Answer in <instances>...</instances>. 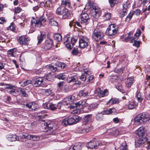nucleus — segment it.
Here are the masks:
<instances>
[{
	"mask_svg": "<svg viewBox=\"0 0 150 150\" xmlns=\"http://www.w3.org/2000/svg\"><path fill=\"white\" fill-rule=\"evenodd\" d=\"M98 95L99 97H103L107 96L108 94V91L107 89H101L100 88L97 89Z\"/></svg>",
	"mask_w": 150,
	"mask_h": 150,
	"instance_id": "17",
	"label": "nucleus"
},
{
	"mask_svg": "<svg viewBox=\"0 0 150 150\" xmlns=\"http://www.w3.org/2000/svg\"><path fill=\"white\" fill-rule=\"evenodd\" d=\"M81 146L80 144H76L74 146H71L69 150H81Z\"/></svg>",
	"mask_w": 150,
	"mask_h": 150,
	"instance_id": "31",
	"label": "nucleus"
},
{
	"mask_svg": "<svg viewBox=\"0 0 150 150\" xmlns=\"http://www.w3.org/2000/svg\"><path fill=\"white\" fill-rule=\"evenodd\" d=\"M76 131L77 133L83 134L88 132L89 130L83 127H80L77 128L76 129Z\"/></svg>",
	"mask_w": 150,
	"mask_h": 150,
	"instance_id": "26",
	"label": "nucleus"
},
{
	"mask_svg": "<svg viewBox=\"0 0 150 150\" xmlns=\"http://www.w3.org/2000/svg\"><path fill=\"white\" fill-rule=\"evenodd\" d=\"M133 35V32L132 31L130 32L123 36L124 41L126 42L130 41L131 43H133V40L135 38Z\"/></svg>",
	"mask_w": 150,
	"mask_h": 150,
	"instance_id": "13",
	"label": "nucleus"
},
{
	"mask_svg": "<svg viewBox=\"0 0 150 150\" xmlns=\"http://www.w3.org/2000/svg\"><path fill=\"white\" fill-rule=\"evenodd\" d=\"M40 139V137L36 136L35 135L30 134V139L34 141H38Z\"/></svg>",
	"mask_w": 150,
	"mask_h": 150,
	"instance_id": "39",
	"label": "nucleus"
},
{
	"mask_svg": "<svg viewBox=\"0 0 150 150\" xmlns=\"http://www.w3.org/2000/svg\"><path fill=\"white\" fill-rule=\"evenodd\" d=\"M54 39L57 42H60L62 40V37L59 34H55L54 35Z\"/></svg>",
	"mask_w": 150,
	"mask_h": 150,
	"instance_id": "35",
	"label": "nucleus"
},
{
	"mask_svg": "<svg viewBox=\"0 0 150 150\" xmlns=\"http://www.w3.org/2000/svg\"><path fill=\"white\" fill-rule=\"evenodd\" d=\"M49 68L51 71L53 72L57 70V67H54L52 65H50L49 66Z\"/></svg>",
	"mask_w": 150,
	"mask_h": 150,
	"instance_id": "59",
	"label": "nucleus"
},
{
	"mask_svg": "<svg viewBox=\"0 0 150 150\" xmlns=\"http://www.w3.org/2000/svg\"><path fill=\"white\" fill-rule=\"evenodd\" d=\"M91 115H88L83 118V124L86 125L88 123L91 117Z\"/></svg>",
	"mask_w": 150,
	"mask_h": 150,
	"instance_id": "32",
	"label": "nucleus"
},
{
	"mask_svg": "<svg viewBox=\"0 0 150 150\" xmlns=\"http://www.w3.org/2000/svg\"><path fill=\"white\" fill-rule=\"evenodd\" d=\"M19 94L21 96L27 97L28 96V91L27 89L25 88H19Z\"/></svg>",
	"mask_w": 150,
	"mask_h": 150,
	"instance_id": "22",
	"label": "nucleus"
},
{
	"mask_svg": "<svg viewBox=\"0 0 150 150\" xmlns=\"http://www.w3.org/2000/svg\"><path fill=\"white\" fill-rule=\"evenodd\" d=\"M93 16L95 18H98L100 15V10L95 6H93Z\"/></svg>",
	"mask_w": 150,
	"mask_h": 150,
	"instance_id": "20",
	"label": "nucleus"
},
{
	"mask_svg": "<svg viewBox=\"0 0 150 150\" xmlns=\"http://www.w3.org/2000/svg\"><path fill=\"white\" fill-rule=\"evenodd\" d=\"M119 100L118 99L115 98H112L107 103L110 104H117L119 103Z\"/></svg>",
	"mask_w": 150,
	"mask_h": 150,
	"instance_id": "29",
	"label": "nucleus"
},
{
	"mask_svg": "<svg viewBox=\"0 0 150 150\" xmlns=\"http://www.w3.org/2000/svg\"><path fill=\"white\" fill-rule=\"evenodd\" d=\"M88 94V92H85L83 90L80 91L79 93V95L81 97H84L87 96Z\"/></svg>",
	"mask_w": 150,
	"mask_h": 150,
	"instance_id": "43",
	"label": "nucleus"
},
{
	"mask_svg": "<svg viewBox=\"0 0 150 150\" xmlns=\"http://www.w3.org/2000/svg\"><path fill=\"white\" fill-rule=\"evenodd\" d=\"M118 27L115 24L110 25L106 30V33L108 35L112 36L116 34L118 32Z\"/></svg>",
	"mask_w": 150,
	"mask_h": 150,
	"instance_id": "6",
	"label": "nucleus"
},
{
	"mask_svg": "<svg viewBox=\"0 0 150 150\" xmlns=\"http://www.w3.org/2000/svg\"><path fill=\"white\" fill-rule=\"evenodd\" d=\"M136 97L139 102H141L142 101L143 98L142 97L141 94V93L139 92L137 93L136 94Z\"/></svg>",
	"mask_w": 150,
	"mask_h": 150,
	"instance_id": "51",
	"label": "nucleus"
},
{
	"mask_svg": "<svg viewBox=\"0 0 150 150\" xmlns=\"http://www.w3.org/2000/svg\"><path fill=\"white\" fill-rule=\"evenodd\" d=\"M103 114L102 113V112L101 113H97L96 116V120L98 121H100L103 120Z\"/></svg>",
	"mask_w": 150,
	"mask_h": 150,
	"instance_id": "36",
	"label": "nucleus"
},
{
	"mask_svg": "<svg viewBox=\"0 0 150 150\" xmlns=\"http://www.w3.org/2000/svg\"><path fill=\"white\" fill-rule=\"evenodd\" d=\"M90 105L91 110H93L97 108L98 104L96 103H92Z\"/></svg>",
	"mask_w": 150,
	"mask_h": 150,
	"instance_id": "63",
	"label": "nucleus"
},
{
	"mask_svg": "<svg viewBox=\"0 0 150 150\" xmlns=\"http://www.w3.org/2000/svg\"><path fill=\"white\" fill-rule=\"evenodd\" d=\"M79 52L77 49L74 48L72 51V53L74 55H77Z\"/></svg>",
	"mask_w": 150,
	"mask_h": 150,
	"instance_id": "58",
	"label": "nucleus"
},
{
	"mask_svg": "<svg viewBox=\"0 0 150 150\" xmlns=\"http://www.w3.org/2000/svg\"><path fill=\"white\" fill-rule=\"evenodd\" d=\"M30 135L28 133H23L21 137L22 138H26L28 139H30Z\"/></svg>",
	"mask_w": 150,
	"mask_h": 150,
	"instance_id": "52",
	"label": "nucleus"
},
{
	"mask_svg": "<svg viewBox=\"0 0 150 150\" xmlns=\"http://www.w3.org/2000/svg\"><path fill=\"white\" fill-rule=\"evenodd\" d=\"M77 40L76 37L71 38L69 35H67L64 37L62 41L67 48L71 49L73 47L74 43L76 42Z\"/></svg>",
	"mask_w": 150,
	"mask_h": 150,
	"instance_id": "1",
	"label": "nucleus"
},
{
	"mask_svg": "<svg viewBox=\"0 0 150 150\" xmlns=\"http://www.w3.org/2000/svg\"><path fill=\"white\" fill-rule=\"evenodd\" d=\"M56 77L59 79L64 80L66 79L67 75L65 73L60 74L57 75Z\"/></svg>",
	"mask_w": 150,
	"mask_h": 150,
	"instance_id": "38",
	"label": "nucleus"
},
{
	"mask_svg": "<svg viewBox=\"0 0 150 150\" xmlns=\"http://www.w3.org/2000/svg\"><path fill=\"white\" fill-rule=\"evenodd\" d=\"M85 104V102L84 101L80 100L77 103H74L73 105H70V108H76V109L74 110V113L79 114L80 113V110L83 108Z\"/></svg>",
	"mask_w": 150,
	"mask_h": 150,
	"instance_id": "5",
	"label": "nucleus"
},
{
	"mask_svg": "<svg viewBox=\"0 0 150 150\" xmlns=\"http://www.w3.org/2000/svg\"><path fill=\"white\" fill-rule=\"evenodd\" d=\"M19 43L21 45H26L28 42V39L25 36L20 37L18 40Z\"/></svg>",
	"mask_w": 150,
	"mask_h": 150,
	"instance_id": "21",
	"label": "nucleus"
},
{
	"mask_svg": "<svg viewBox=\"0 0 150 150\" xmlns=\"http://www.w3.org/2000/svg\"><path fill=\"white\" fill-rule=\"evenodd\" d=\"M89 40L85 37L81 36L79 39V46L82 48L87 47L88 45Z\"/></svg>",
	"mask_w": 150,
	"mask_h": 150,
	"instance_id": "8",
	"label": "nucleus"
},
{
	"mask_svg": "<svg viewBox=\"0 0 150 150\" xmlns=\"http://www.w3.org/2000/svg\"><path fill=\"white\" fill-rule=\"evenodd\" d=\"M17 136L15 134H9L6 136L8 140L10 142L15 141L17 140Z\"/></svg>",
	"mask_w": 150,
	"mask_h": 150,
	"instance_id": "25",
	"label": "nucleus"
},
{
	"mask_svg": "<svg viewBox=\"0 0 150 150\" xmlns=\"http://www.w3.org/2000/svg\"><path fill=\"white\" fill-rule=\"evenodd\" d=\"M83 110L84 111H85L86 112H89L91 110V109L90 107V105L84 107L83 108Z\"/></svg>",
	"mask_w": 150,
	"mask_h": 150,
	"instance_id": "56",
	"label": "nucleus"
},
{
	"mask_svg": "<svg viewBox=\"0 0 150 150\" xmlns=\"http://www.w3.org/2000/svg\"><path fill=\"white\" fill-rule=\"evenodd\" d=\"M76 99L75 96L74 95H71L69 96L68 98L69 100H70L72 102L75 100Z\"/></svg>",
	"mask_w": 150,
	"mask_h": 150,
	"instance_id": "64",
	"label": "nucleus"
},
{
	"mask_svg": "<svg viewBox=\"0 0 150 150\" xmlns=\"http://www.w3.org/2000/svg\"><path fill=\"white\" fill-rule=\"evenodd\" d=\"M111 14L108 12H105L102 17L104 21H108L111 18Z\"/></svg>",
	"mask_w": 150,
	"mask_h": 150,
	"instance_id": "27",
	"label": "nucleus"
},
{
	"mask_svg": "<svg viewBox=\"0 0 150 150\" xmlns=\"http://www.w3.org/2000/svg\"><path fill=\"white\" fill-rule=\"evenodd\" d=\"M61 4L64 6L69 8L70 6L71 3L69 0H62Z\"/></svg>",
	"mask_w": 150,
	"mask_h": 150,
	"instance_id": "34",
	"label": "nucleus"
},
{
	"mask_svg": "<svg viewBox=\"0 0 150 150\" xmlns=\"http://www.w3.org/2000/svg\"><path fill=\"white\" fill-rule=\"evenodd\" d=\"M137 105V104L135 102H129L128 105V108L129 109H132L135 108Z\"/></svg>",
	"mask_w": 150,
	"mask_h": 150,
	"instance_id": "30",
	"label": "nucleus"
},
{
	"mask_svg": "<svg viewBox=\"0 0 150 150\" xmlns=\"http://www.w3.org/2000/svg\"><path fill=\"white\" fill-rule=\"evenodd\" d=\"M81 117L77 115L70 116L68 118L64 119L62 124L64 126L76 124L81 120Z\"/></svg>",
	"mask_w": 150,
	"mask_h": 150,
	"instance_id": "2",
	"label": "nucleus"
},
{
	"mask_svg": "<svg viewBox=\"0 0 150 150\" xmlns=\"http://www.w3.org/2000/svg\"><path fill=\"white\" fill-rule=\"evenodd\" d=\"M101 143L98 141H92L88 143L86 146L88 149H97L100 146L102 145Z\"/></svg>",
	"mask_w": 150,
	"mask_h": 150,
	"instance_id": "9",
	"label": "nucleus"
},
{
	"mask_svg": "<svg viewBox=\"0 0 150 150\" xmlns=\"http://www.w3.org/2000/svg\"><path fill=\"white\" fill-rule=\"evenodd\" d=\"M62 11V10L61 9V8L59 7L57 9L56 13L59 15H61Z\"/></svg>",
	"mask_w": 150,
	"mask_h": 150,
	"instance_id": "62",
	"label": "nucleus"
},
{
	"mask_svg": "<svg viewBox=\"0 0 150 150\" xmlns=\"http://www.w3.org/2000/svg\"><path fill=\"white\" fill-rule=\"evenodd\" d=\"M44 125L46 129H47V131L49 130L51 131H53L56 130L57 128V125L55 123L53 122L50 123V122H44Z\"/></svg>",
	"mask_w": 150,
	"mask_h": 150,
	"instance_id": "12",
	"label": "nucleus"
},
{
	"mask_svg": "<svg viewBox=\"0 0 150 150\" xmlns=\"http://www.w3.org/2000/svg\"><path fill=\"white\" fill-rule=\"evenodd\" d=\"M33 19L31 21V25L32 28L35 27H40L42 26L43 23H44L46 21L45 18L43 16L40 17L39 19H35L33 17Z\"/></svg>",
	"mask_w": 150,
	"mask_h": 150,
	"instance_id": "4",
	"label": "nucleus"
},
{
	"mask_svg": "<svg viewBox=\"0 0 150 150\" xmlns=\"http://www.w3.org/2000/svg\"><path fill=\"white\" fill-rule=\"evenodd\" d=\"M103 37V33L98 29H95L92 34L93 39L96 41L101 40Z\"/></svg>",
	"mask_w": 150,
	"mask_h": 150,
	"instance_id": "7",
	"label": "nucleus"
},
{
	"mask_svg": "<svg viewBox=\"0 0 150 150\" xmlns=\"http://www.w3.org/2000/svg\"><path fill=\"white\" fill-rule=\"evenodd\" d=\"M137 40V38H135L133 40L134 43L133 45L134 46H135L137 47H139L140 44V42L139 41H137L136 40Z\"/></svg>",
	"mask_w": 150,
	"mask_h": 150,
	"instance_id": "49",
	"label": "nucleus"
},
{
	"mask_svg": "<svg viewBox=\"0 0 150 150\" xmlns=\"http://www.w3.org/2000/svg\"><path fill=\"white\" fill-rule=\"evenodd\" d=\"M116 112V111L115 109L114 108H112L102 111V113L103 115L113 114H114Z\"/></svg>",
	"mask_w": 150,
	"mask_h": 150,
	"instance_id": "24",
	"label": "nucleus"
},
{
	"mask_svg": "<svg viewBox=\"0 0 150 150\" xmlns=\"http://www.w3.org/2000/svg\"><path fill=\"white\" fill-rule=\"evenodd\" d=\"M127 11H125V10H122V11L120 12L119 14L120 17L121 18H122L124 17L125 16L127 15Z\"/></svg>",
	"mask_w": 150,
	"mask_h": 150,
	"instance_id": "55",
	"label": "nucleus"
},
{
	"mask_svg": "<svg viewBox=\"0 0 150 150\" xmlns=\"http://www.w3.org/2000/svg\"><path fill=\"white\" fill-rule=\"evenodd\" d=\"M107 132L109 135H117L120 134L119 130L115 128H113L108 129Z\"/></svg>",
	"mask_w": 150,
	"mask_h": 150,
	"instance_id": "19",
	"label": "nucleus"
},
{
	"mask_svg": "<svg viewBox=\"0 0 150 150\" xmlns=\"http://www.w3.org/2000/svg\"><path fill=\"white\" fill-rule=\"evenodd\" d=\"M61 15L62 16V18L63 19H67L71 17L70 11L67 8H64L62 9Z\"/></svg>",
	"mask_w": 150,
	"mask_h": 150,
	"instance_id": "16",
	"label": "nucleus"
},
{
	"mask_svg": "<svg viewBox=\"0 0 150 150\" xmlns=\"http://www.w3.org/2000/svg\"><path fill=\"white\" fill-rule=\"evenodd\" d=\"M52 93V91L51 89H45V93L46 95V96H49Z\"/></svg>",
	"mask_w": 150,
	"mask_h": 150,
	"instance_id": "57",
	"label": "nucleus"
},
{
	"mask_svg": "<svg viewBox=\"0 0 150 150\" xmlns=\"http://www.w3.org/2000/svg\"><path fill=\"white\" fill-rule=\"evenodd\" d=\"M44 79L42 77H39L36 79L34 81V84L36 87L41 86L43 84Z\"/></svg>",
	"mask_w": 150,
	"mask_h": 150,
	"instance_id": "18",
	"label": "nucleus"
},
{
	"mask_svg": "<svg viewBox=\"0 0 150 150\" xmlns=\"http://www.w3.org/2000/svg\"><path fill=\"white\" fill-rule=\"evenodd\" d=\"M52 17L51 18H50V16H49L48 20L49 24L52 26H57L58 25V23L54 20Z\"/></svg>",
	"mask_w": 150,
	"mask_h": 150,
	"instance_id": "28",
	"label": "nucleus"
},
{
	"mask_svg": "<svg viewBox=\"0 0 150 150\" xmlns=\"http://www.w3.org/2000/svg\"><path fill=\"white\" fill-rule=\"evenodd\" d=\"M45 36V34L42 33H41L40 35L38 36V43H40L42 42Z\"/></svg>",
	"mask_w": 150,
	"mask_h": 150,
	"instance_id": "40",
	"label": "nucleus"
},
{
	"mask_svg": "<svg viewBox=\"0 0 150 150\" xmlns=\"http://www.w3.org/2000/svg\"><path fill=\"white\" fill-rule=\"evenodd\" d=\"M141 34V31L140 29H138L134 35L133 36L134 38H137H137Z\"/></svg>",
	"mask_w": 150,
	"mask_h": 150,
	"instance_id": "60",
	"label": "nucleus"
},
{
	"mask_svg": "<svg viewBox=\"0 0 150 150\" xmlns=\"http://www.w3.org/2000/svg\"><path fill=\"white\" fill-rule=\"evenodd\" d=\"M46 78L47 80L50 81H52L53 80V78L52 75L50 73H48L47 75Z\"/></svg>",
	"mask_w": 150,
	"mask_h": 150,
	"instance_id": "53",
	"label": "nucleus"
},
{
	"mask_svg": "<svg viewBox=\"0 0 150 150\" xmlns=\"http://www.w3.org/2000/svg\"><path fill=\"white\" fill-rule=\"evenodd\" d=\"M110 4L111 7L116 5L118 2V0H108Z\"/></svg>",
	"mask_w": 150,
	"mask_h": 150,
	"instance_id": "42",
	"label": "nucleus"
},
{
	"mask_svg": "<svg viewBox=\"0 0 150 150\" xmlns=\"http://www.w3.org/2000/svg\"><path fill=\"white\" fill-rule=\"evenodd\" d=\"M87 75V74H83L81 76H79V79L81 81H85L86 79Z\"/></svg>",
	"mask_w": 150,
	"mask_h": 150,
	"instance_id": "48",
	"label": "nucleus"
},
{
	"mask_svg": "<svg viewBox=\"0 0 150 150\" xmlns=\"http://www.w3.org/2000/svg\"><path fill=\"white\" fill-rule=\"evenodd\" d=\"M53 44V41L52 40L47 39L44 43L42 48L45 50H48L50 48Z\"/></svg>",
	"mask_w": 150,
	"mask_h": 150,
	"instance_id": "14",
	"label": "nucleus"
},
{
	"mask_svg": "<svg viewBox=\"0 0 150 150\" xmlns=\"http://www.w3.org/2000/svg\"><path fill=\"white\" fill-rule=\"evenodd\" d=\"M149 119V115L144 113L138 114L134 119L135 123L139 124H142L146 122Z\"/></svg>",
	"mask_w": 150,
	"mask_h": 150,
	"instance_id": "3",
	"label": "nucleus"
},
{
	"mask_svg": "<svg viewBox=\"0 0 150 150\" xmlns=\"http://www.w3.org/2000/svg\"><path fill=\"white\" fill-rule=\"evenodd\" d=\"M145 134V131L143 129L140 128L138 130L137 134L139 137H143L144 136Z\"/></svg>",
	"mask_w": 150,
	"mask_h": 150,
	"instance_id": "33",
	"label": "nucleus"
},
{
	"mask_svg": "<svg viewBox=\"0 0 150 150\" xmlns=\"http://www.w3.org/2000/svg\"><path fill=\"white\" fill-rule=\"evenodd\" d=\"M31 83V81L30 80L23 81L21 82H20L19 83H22L21 86H25L28 84H30Z\"/></svg>",
	"mask_w": 150,
	"mask_h": 150,
	"instance_id": "41",
	"label": "nucleus"
},
{
	"mask_svg": "<svg viewBox=\"0 0 150 150\" xmlns=\"http://www.w3.org/2000/svg\"><path fill=\"white\" fill-rule=\"evenodd\" d=\"M61 107V104L59 103L57 105L51 103H48L46 105L47 108L52 110H54L57 109H59Z\"/></svg>",
	"mask_w": 150,
	"mask_h": 150,
	"instance_id": "15",
	"label": "nucleus"
},
{
	"mask_svg": "<svg viewBox=\"0 0 150 150\" xmlns=\"http://www.w3.org/2000/svg\"><path fill=\"white\" fill-rule=\"evenodd\" d=\"M132 13H133V15L134 14L137 16H139L141 13V11L140 9H137L133 11Z\"/></svg>",
	"mask_w": 150,
	"mask_h": 150,
	"instance_id": "50",
	"label": "nucleus"
},
{
	"mask_svg": "<svg viewBox=\"0 0 150 150\" xmlns=\"http://www.w3.org/2000/svg\"><path fill=\"white\" fill-rule=\"evenodd\" d=\"M22 10V9L19 7H16L14 9L15 13H19L21 12Z\"/></svg>",
	"mask_w": 150,
	"mask_h": 150,
	"instance_id": "61",
	"label": "nucleus"
},
{
	"mask_svg": "<svg viewBox=\"0 0 150 150\" xmlns=\"http://www.w3.org/2000/svg\"><path fill=\"white\" fill-rule=\"evenodd\" d=\"M120 150H128L127 145L125 142L122 143V145L120 146Z\"/></svg>",
	"mask_w": 150,
	"mask_h": 150,
	"instance_id": "46",
	"label": "nucleus"
},
{
	"mask_svg": "<svg viewBox=\"0 0 150 150\" xmlns=\"http://www.w3.org/2000/svg\"><path fill=\"white\" fill-rule=\"evenodd\" d=\"M45 5L48 7L51 6L52 5V0H48L47 1L45 2Z\"/></svg>",
	"mask_w": 150,
	"mask_h": 150,
	"instance_id": "54",
	"label": "nucleus"
},
{
	"mask_svg": "<svg viewBox=\"0 0 150 150\" xmlns=\"http://www.w3.org/2000/svg\"><path fill=\"white\" fill-rule=\"evenodd\" d=\"M56 64L59 67H60L62 69H64L66 65V64L64 63L60 62H57L56 63Z\"/></svg>",
	"mask_w": 150,
	"mask_h": 150,
	"instance_id": "44",
	"label": "nucleus"
},
{
	"mask_svg": "<svg viewBox=\"0 0 150 150\" xmlns=\"http://www.w3.org/2000/svg\"><path fill=\"white\" fill-rule=\"evenodd\" d=\"M80 22L81 24L84 25L88 23V21L90 19L87 13H82L80 16Z\"/></svg>",
	"mask_w": 150,
	"mask_h": 150,
	"instance_id": "11",
	"label": "nucleus"
},
{
	"mask_svg": "<svg viewBox=\"0 0 150 150\" xmlns=\"http://www.w3.org/2000/svg\"><path fill=\"white\" fill-rule=\"evenodd\" d=\"M76 76H73L69 77L68 80V82L69 83H71V82H75L76 81Z\"/></svg>",
	"mask_w": 150,
	"mask_h": 150,
	"instance_id": "47",
	"label": "nucleus"
},
{
	"mask_svg": "<svg viewBox=\"0 0 150 150\" xmlns=\"http://www.w3.org/2000/svg\"><path fill=\"white\" fill-rule=\"evenodd\" d=\"M46 112L45 111H41L40 112L38 113L37 115L38 117L41 119H43L44 118L46 115Z\"/></svg>",
	"mask_w": 150,
	"mask_h": 150,
	"instance_id": "37",
	"label": "nucleus"
},
{
	"mask_svg": "<svg viewBox=\"0 0 150 150\" xmlns=\"http://www.w3.org/2000/svg\"><path fill=\"white\" fill-rule=\"evenodd\" d=\"M134 79L133 78H129L127 79L125 82L126 86L128 88H130L134 82Z\"/></svg>",
	"mask_w": 150,
	"mask_h": 150,
	"instance_id": "23",
	"label": "nucleus"
},
{
	"mask_svg": "<svg viewBox=\"0 0 150 150\" xmlns=\"http://www.w3.org/2000/svg\"><path fill=\"white\" fill-rule=\"evenodd\" d=\"M16 88L15 86L11 85H8L6 86V88L8 89L9 93L15 96H17L19 94V88L16 89L13 88Z\"/></svg>",
	"mask_w": 150,
	"mask_h": 150,
	"instance_id": "10",
	"label": "nucleus"
},
{
	"mask_svg": "<svg viewBox=\"0 0 150 150\" xmlns=\"http://www.w3.org/2000/svg\"><path fill=\"white\" fill-rule=\"evenodd\" d=\"M133 16V13L131 11L127 15L125 18V21L126 22H129Z\"/></svg>",
	"mask_w": 150,
	"mask_h": 150,
	"instance_id": "45",
	"label": "nucleus"
}]
</instances>
